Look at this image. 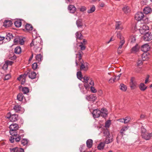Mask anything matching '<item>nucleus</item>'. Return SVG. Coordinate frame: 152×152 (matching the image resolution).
Wrapping results in <instances>:
<instances>
[{"label": "nucleus", "instance_id": "bf43d9fd", "mask_svg": "<svg viewBox=\"0 0 152 152\" xmlns=\"http://www.w3.org/2000/svg\"><path fill=\"white\" fill-rule=\"evenodd\" d=\"M115 82L114 77H111L109 80V82L110 83H113Z\"/></svg>", "mask_w": 152, "mask_h": 152}, {"label": "nucleus", "instance_id": "6e6d98bb", "mask_svg": "<svg viewBox=\"0 0 152 152\" xmlns=\"http://www.w3.org/2000/svg\"><path fill=\"white\" fill-rule=\"evenodd\" d=\"M90 89L91 91L93 93H95L97 91L96 90L95 88L94 87L92 86H91L90 87Z\"/></svg>", "mask_w": 152, "mask_h": 152}, {"label": "nucleus", "instance_id": "4468645a", "mask_svg": "<svg viewBox=\"0 0 152 152\" xmlns=\"http://www.w3.org/2000/svg\"><path fill=\"white\" fill-rule=\"evenodd\" d=\"M115 26L116 29L122 30L124 28V27L122 26V23L121 21L116 22Z\"/></svg>", "mask_w": 152, "mask_h": 152}, {"label": "nucleus", "instance_id": "79ce46f5", "mask_svg": "<svg viewBox=\"0 0 152 152\" xmlns=\"http://www.w3.org/2000/svg\"><path fill=\"white\" fill-rule=\"evenodd\" d=\"M131 120V117L129 116H127L124 118V124H128Z\"/></svg>", "mask_w": 152, "mask_h": 152}, {"label": "nucleus", "instance_id": "f8f14e48", "mask_svg": "<svg viewBox=\"0 0 152 152\" xmlns=\"http://www.w3.org/2000/svg\"><path fill=\"white\" fill-rule=\"evenodd\" d=\"M87 43V41L85 39H83L82 42H80V45H79V47L80 48V50L79 51H81L84 50L86 49L85 45Z\"/></svg>", "mask_w": 152, "mask_h": 152}, {"label": "nucleus", "instance_id": "7ed1b4c3", "mask_svg": "<svg viewBox=\"0 0 152 152\" xmlns=\"http://www.w3.org/2000/svg\"><path fill=\"white\" fill-rule=\"evenodd\" d=\"M18 128V125L16 124H11L9 126L10 134L12 136H17L18 135L17 130Z\"/></svg>", "mask_w": 152, "mask_h": 152}, {"label": "nucleus", "instance_id": "aec40b11", "mask_svg": "<svg viewBox=\"0 0 152 152\" xmlns=\"http://www.w3.org/2000/svg\"><path fill=\"white\" fill-rule=\"evenodd\" d=\"M68 10L71 13H74L76 11V8L73 5H69L68 7Z\"/></svg>", "mask_w": 152, "mask_h": 152}, {"label": "nucleus", "instance_id": "a19ab883", "mask_svg": "<svg viewBox=\"0 0 152 152\" xmlns=\"http://www.w3.org/2000/svg\"><path fill=\"white\" fill-rule=\"evenodd\" d=\"M42 56L40 53L37 54L36 56V59L38 62H40L41 61Z\"/></svg>", "mask_w": 152, "mask_h": 152}, {"label": "nucleus", "instance_id": "2eb2a0df", "mask_svg": "<svg viewBox=\"0 0 152 152\" xmlns=\"http://www.w3.org/2000/svg\"><path fill=\"white\" fill-rule=\"evenodd\" d=\"M149 46L147 44H146L142 45L141 48V50L145 52H146L149 50Z\"/></svg>", "mask_w": 152, "mask_h": 152}, {"label": "nucleus", "instance_id": "cd10ccee", "mask_svg": "<svg viewBox=\"0 0 152 152\" xmlns=\"http://www.w3.org/2000/svg\"><path fill=\"white\" fill-rule=\"evenodd\" d=\"M84 87L85 88V91H83V94H86L87 92V91L90 88V86L89 84L87 83H86L84 85Z\"/></svg>", "mask_w": 152, "mask_h": 152}, {"label": "nucleus", "instance_id": "c85d7f7f", "mask_svg": "<svg viewBox=\"0 0 152 152\" xmlns=\"http://www.w3.org/2000/svg\"><path fill=\"white\" fill-rule=\"evenodd\" d=\"M122 10L126 14H127L129 12L130 10L128 6H125L123 8Z\"/></svg>", "mask_w": 152, "mask_h": 152}, {"label": "nucleus", "instance_id": "8fccbe9b", "mask_svg": "<svg viewBox=\"0 0 152 152\" xmlns=\"http://www.w3.org/2000/svg\"><path fill=\"white\" fill-rule=\"evenodd\" d=\"M83 78L84 82H85L86 83H88V80H89L90 78L88 76H85Z\"/></svg>", "mask_w": 152, "mask_h": 152}, {"label": "nucleus", "instance_id": "412c9836", "mask_svg": "<svg viewBox=\"0 0 152 152\" xmlns=\"http://www.w3.org/2000/svg\"><path fill=\"white\" fill-rule=\"evenodd\" d=\"M12 24L11 20H6L4 23L3 26L6 27H8L10 26Z\"/></svg>", "mask_w": 152, "mask_h": 152}, {"label": "nucleus", "instance_id": "ea45409f", "mask_svg": "<svg viewBox=\"0 0 152 152\" xmlns=\"http://www.w3.org/2000/svg\"><path fill=\"white\" fill-rule=\"evenodd\" d=\"M23 96L22 94H19L17 95V99L19 101H21L23 99Z\"/></svg>", "mask_w": 152, "mask_h": 152}, {"label": "nucleus", "instance_id": "09e8293b", "mask_svg": "<svg viewBox=\"0 0 152 152\" xmlns=\"http://www.w3.org/2000/svg\"><path fill=\"white\" fill-rule=\"evenodd\" d=\"M104 134L105 136L107 137L110 136V133L108 129H106L104 130Z\"/></svg>", "mask_w": 152, "mask_h": 152}, {"label": "nucleus", "instance_id": "9b49d317", "mask_svg": "<svg viewBox=\"0 0 152 152\" xmlns=\"http://www.w3.org/2000/svg\"><path fill=\"white\" fill-rule=\"evenodd\" d=\"M141 136L142 138L146 140H149L152 137V133H151L147 132L145 133H143L141 134Z\"/></svg>", "mask_w": 152, "mask_h": 152}, {"label": "nucleus", "instance_id": "e433bc0d", "mask_svg": "<svg viewBox=\"0 0 152 152\" xmlns=\"http://www.w3.org/2000/svg\"><path fill=\"white\" fill-rule=\"evenodd\" d=\"M28 141L26 139H23L21 141V144L23 146H26L28 143Z\"/></svg>", "mask_w": 152, "mask_h": 152}, {"label": "nucleus", "instance_id": "72a5a7b5", "mask_svg": "<svg viewBox=\"0 0 152 152\" xmlns=\"http://www.w3.org/2000/svg\"><path fill=\"white\" fill-rule=\"evenodd\" d=\"M95 7L94 5H93L90 8V9L87 10V12L88 13H92L95 10Z\"/></svg>", "mask_w": 152, "mask_h": 152}, {"label": "nucleus", "instance_id": "5fc2aeb1", "mask_svg": "<svg viewBox=\"0 0 152 152\" xmlns=\"http://www.w3.org/2000/svg\"><path fill=\"white\" fill-rule=\"evenodd\" d=\"M89 84L91 86L94 85V82L91 78H90L89 80Z\"/></svg>", "mask_w": 152, "mask_h": 152}, {"label": "nucleus", "instance_id": "3c124183", "mask_svg": "<svg viewBox=\"0 0 152 152\" xmlns=\"http://www.w3.org/2000/svg\"><path fill=\"white\" fill-rule=\"evenodd\" d=\"M111 121L110 120H108L105 122V126L106 127H109Z\"/></svg>", "mask_w": 152, "mask_h": 152}, {"label": "nucleus", "instance_id": "e2e57ef3", "mask_svg": "<svg viewBox=\"0 0 152 152\" xmlns=\"http://www.w3.org/2000/svg\"><path fill=\"white\" fill-rule=\"evenodd\" d=\"M21 137L20 136H18V137L15 138V140L16 142H18L20 140Z\"/></svg>", "mask_w": 152, "mask_h": 152}, {"label": "nucleus", "instance_id": "13d9d810", "mask_svg": "<svg viewBox=\"0 0 152 152\" xmlns=\"http://www.w3.org/2000/svg\"><path fill=\"white\" fill-rule=\"evenodd\" d=\"M86 7L85 6H82L81 7L80 9V11L81 12H84L85 11H86Z\"/></svg>", "mask_w": 152, "mask_h": 152}, {"label": "nucleus", "instance_id": "052dcab7", "mask_svg": "<svg viewBox=\"0 0 152 152\" xmlns=\"http://www.w3.org/2000/svg\"><path fill=\"white\" fill-rule=\"evenodd\" d=\"M10 77V75L8 74L5 76L4 78V80H8Z\"/></svg>", "mask_w": 152, "mask_h": 152}, {"label": "nucleus", "instance_id": "69168bd1", "mask_svg": "<svg viewBox=\"0 0 152 152\" xmlns=\"http://www.w3.org/2000/svg\"><path fill=\"white\" fill-rule=\"evenodd\" d=\"M24 43V41L23 39L22 38L20 37V41L19 43V44L20 45H23Z\"/></svg>", "mask_w": 152, "mask_h": 152}, {"label": "nucleus", "instance_id": "f3484780", "mask_svg": "<svg viewBox=\"0 0 152 152\" xmlns=\"http://www.w3.org/2000/svg\"><path fill=\"white\" fill-rule=\"evenodd\" d=\"M100 111L101 112V116L104 118H105L107 116V111L106 109L103 108Z\"/></svg>", "mask_w": 152, "mask_h": 152}, {"label": "nucleus", "instance_id": "0e129e2a", "mask_svg": "<svg viewBox=\"0 0 152 152\" xmlns=\"http://www.w3.org/2000/svg\"><path fill=\"white\" fill-rule=\"evenodd\" d=\"M141 130H142V134L143 133H147L146 132V130L143 127H141Z\"/></svg>", "mask_w": 152, "mask_h": 152}, {"label": "nucleus", "instance_id": "6ab92c4d", "mask_svg": "<svg viewBox=\"0 0 152 152\" xmlns=\"http://www.w3.org/2000/svg\"><path fill=\"white\" fill-rule=\"evenodd\" d=\"M129 127V126H123L120 132L121 134V137H122L124 134V132H126L127 130H128Z\"/></svg>", "mask_w": 152, "mask_h": 152}, {"label": "nucleus", "instance_id": "b1692460", "mask_svg": "<svg viewBox=\"0 0 152 152\" xmlns=\"http://www.w3.org/2000/svg\"><path fill=\"white\" fill-rule=\"evenodd\" d=\"M143 11L144 13L147 14L150 13L151 12L152 10L150 7H146L144 9Z\"/></svg>", "mask_w": 152, "mask_h": 152}, {"label": "nucleus", "instance_id": "f704fd0d", "mask_svg": "<svg viewBox=\"0 0 152 152\" xmlns=\"http://www.w3.org/2000/svg\"><path fill=\"white\" fill-rule=\"evenodd\" d=\"M13 37L12 34L8 33L7 34L6 38L8 41H10L11 39L13 38Z\"/></svg>", "mask_w": 152, "mask_h": 152}, {"label": "nucleus", "instance_id": "4c0bfd02", "mask_svg": "<svg viewBox=\"0 0 152 152\" xmlns=\"http://www.w3.org/2000/svg\"><path fill=\"white\" fill-rule=\"evenodd\" d=\"M125 41L124 39H122L120 40L119 44V47H118V49H121L123 45L125 43Z\"/></svg>", "mask_w": 152, "mask_h": 152}, {"label": "nucleus", "instance_id": "7c9ffc66", "mask_svg": "<svg viewBox=\"0 0 152 152\" xmlns=\"http://www.w3.org/2000/svg\"><path fill=\"white\" fill-rule=\"evenodd\" d=\"M120 88L121 90L124 91H126L127 88L126 86L123 84H121Z\"/></svg>", "mask_w": 152, "mask_h": 152}, {"label": "nucleus", "instance_id": "774afa93", "mask_svg": "<svg viewBox=\"0 0 152 152\" xmlns=\"http://www.w3.org/2000/svg\"><path fill=\"white\" fill-rule=\"evenodd\" d=\"M118 121L122 123H124V118H120L117 120Z\"/></svg>", "mask_w": 152, "mask_h": 152}, {"label": "nucleus", "instance_id": "20e7f679", "mask_svg": "<svg viewBox=\"0 0 152 152\" xmlns=\"http://www.w3.org/2000/svg\"><path fill=\"white\" fill-rule=\"evenodd\" d=\"M41 41V39L39 37H37L33 39L30 44V46L31 47L34 46V50L39 48V47L40 45Z\"/></svg>", "mask_w": 152, "mask_h": 152}, {"label": "nucleus", "instance_id": "49530a36", "mask_svg": "<svg viewBox=\"0 0 152 152\" xmlns=\"http://www.w3.org/2000/svg\"><path fill=\"white\" fill-rule=\"evenodd\" d=\"M77 77L78 79L80 80H81V79L83 78L82 77V75L81 74V72L80 71H78L77 72Z\"/></svg>", "mask_w": 152, "mask_h": 152}, {"label": "nucleus", "instance_id": "6e6552de", "mask_svg": "<svg viewBox=\"0 0 152 152\" xmlns=\"http://www.w3.org/2000/svg\"><path fill=\"white\" fill-rule=\"evenodd\" d=\"M143 39L146 41H149L152 39V35L150 33L148 32L144 34Z\"/></svg>", "mask_w": 152, "mask_h": 152}, {"label": "nucleus", "instance_id": "4d7b16f0", "mask_svg": "<svg viewBox=\"0 0 152 152\" xmlns=\"http://www.w3.org/2000/svg\"><path fill=\"white\" fill-rule=\"evenodd\" d=\"M11 136L10 137V141L11 142V143H13L14 142L15 140V138L13 136ZM15 137L16 136H15Z\"/></svg>", "mask_w": 152, "mask_h": 152}, {"label": "nucleus", "instance_id": "680f3d73", "mask_svg": "<svg viewBox=\"0 0 152 152\" xmlns=\"http://www.w3.org/2000/svg\"><path fill=\"white\" fill-rule=\"evenodd\" d=\"M26 75L24 74V75H20L19 77L17 78V79L19 80H20L22 78H23V77H24V76Z\"/></svg>", "mask_w": 152, "mask_h": 152}, {"label": "nucleus", "instance_id": "ddd939ff", "mask_svg": "<svg viewBox=\"0 0 152 152\" xmlns=\"http://www.w3.org/2000/svg\"><path fill=\"white\" fill-rule=\"evenodd\" d=\"M10 152H24V149L21 148L15 147L10 149Z\"/></svg>", "mask_w": 152, "mask_h": 152}, {"label": "nucleus", "instance_id": "473e14b6", "mask_svg": "<svg viewBox=\"0 0 152 152\" xmlns=\"http://www.w3.org/2000/svg\"><path fill=\"white\" fill-rule=\"evenodd\" d=\"M26 29L28 31H31L33 29L32 26L30 24H27L25 26Z\"/></svg>", "mask_w": 152, "mask_h": 152}, {"label": "nucleus", "instance_id": "338daca9", "mask_svg": "<svg viewBox=\"0 0 152 152\" xmlns=\"http://www.w3.org/2000/svg\"><path fill=\"white\" fill-rule=\"evenodd\" d=\"M18 38L17 37L14 40V43L15 44H18Z\"/></svg>", "mask_w": 152, "mask_h": 152}, {"label": "nucleus", "instance_id": "c03bdc74", "mask_svg": "<svg viewBox=\"0 0 152 152\" xmlns=\"http://www.w3.org/2000/svg\"><path fill=\"white\" fill-rule=\"evenodd\" d=\"M22 91L23 94H26L28 93L29 92V89L28 88L26 87L23 88Z\"/></svg>", "mask_w": 152, "mask_h": 152}, {"label": "nucleus", "instance_id": "bb28decb", "mask_svg": "<svg viewBox=\"0 0 152 152\" xmlns=\"http://www.w3.org/2000/svg\"><path fill=\"white\" fill-rule=\"evenodd\" d=\"M140 89L142 91H144L147 88V86H146L143 83H141L139 86Z\"/></svg>", "mask_w": 152, "mask_h": 152}, {"label": "nucleus", "instance_id": "0eeeda50", "mask_svg": "<svg viewBox=\"0 0 152 152\" xmlns=\"http://www.w3.org/2000/svg\"><path fill=\"white\" fill-rule=\"evenodd\" d=\"M144 16V14L142 12H138L135 15V18L137 21H140L143 19Z\"/></svg>", "mask_w": 152, "mask_h": 152}, {"label": "nucleus", "instance_id": "423d86ee", "mask_svg": "<svg viewBox=\"0 0 152 152\" xmlns=\"http://www.w3.org/2000/svg\"><path fill=\"white\" fill-rule=\"evenodd\" d=\"M8 115H9L10 116H7V118L10 119L11 121L15 122L17 121L18 118V115L15 114L11 115V113H8Z\"/></svg>", "mask_w": 152, "mask_h": 152}, {"label": "nucleus", "instance_id": "c756f323", "mask_svg": "<svg viewBox=\"0 0 152 152\" xmlns=\"http://www.w3.org/2000/svg\"><path fill=\"white\" fill-rule=\"evenodd\" d=\"M142 58L143 61H145L148 59V56L147 55L146 53L145 52L142 54Z\"/></svg>", "mask_w": 152, "mask_h": 152}, {"label": "nucleus", "instance_id": "864d4df0", "mask_svg": "<svg viewBox=\"0 0 152 152\" xmlns=\"http://www.w3.org/2000/svg\"><path fill=\"white\" fill-rule=\"evenodd\" d=\"M85 147V146L84 145H82L80 146V147L79 148V150L80 152L84 151H85L84 150V148Z\"/></svg>", "mask_w": 152, "mask_h": 152}, {"label": "nucleus", "instance_id": "37998d69", "mask_svg": "<svg viewBox=\"0 0 152 152\" xmlns=\"http://www.w3.org/2000/svg\"><path fill=\"white\" fill-rule=\"evenodd\" d=\"M15 26L17 27H19L21 25V22L20 20H17L15 22Z\"/></svg>", "mask_w": 152, "mask_h": 152}, {"label": "nucleus", "instance_id": "58836bf2", "mask_svg": "<svg viewBox=\"0 0 152 152\" xmlns=\"http://www.w3.org/2000/svg\"><path fill=\"white\" fill-rule=\"evenodd\" d=\"M129 41L131 43H133L135 42L136 38L135 36L132 35L130 36Z\"/></svg>", "mask_w": 152, "mask_h": 152}, {"label": "nucleus", "instance_id": "2f4dec72", "mask_svg": "<svg viewBox=\"0 0 152 152\" xmlns=\"http://www.w3.org/2000/svg\"><path fill=\"white\" fill-rule=\"evenodd\" d=\"M76 36L77 39H82L83 37V36L81 34V33L79 31L77 32L76 34Z\"/></svg>", "mask_w": 152, "mask_h": 152}, {"label": "nucleus", "instance_id": "5701e85b", "mask_svg": "<svg viewBox=\"0 0 152 152\" xmlns=\"http://www.w3.org/2000/svg\"><path fill=\"white\" fill-rule=\"evenodd\" d=\"M28 75L29 77L31 79H34L36 76V74L34 72H29L28 73Z\"/></svg>", "mask_w": 152, "mask_h": 152}, {"label": "nucleus", "instance_id": "1a4fd4ad", "mask_svg": "<svg viewBox=\"0 0 152 152\" xmlns=\"http://www.w3.org/2000/svg\"><path fill=\"white\" fill-rule=\"evenodd\" d=\"M14 109L16 112L21 113H22L24 111V109L18 104L15 105L14 107Z\"/></svg>", "mask_w": 152, "mask_h": 152}, {"label": "nucleus", "instance_id": "39448f33", "mask_svg": "<svg viewBox=\"0 0 152 152\" xmlns=\"http://www.w3.org/2000/svg\"><path fill=\"white\" fill-rule=\"evenodd\" d=\"M129 83L130 86L132 90L135 89L137 87V83L135 78L134 77L131 78Z\"/></svg>", "mask_w": 152, "mask_h": 152}, {"label": "nucleus", "instance_id": "c9c22d12", "mask_svg": "<svg viewBox=\"0 0 152 152\" xmlns=\"http://www.w3.org/2000/svg\"><path fill=\"white\" fill-rule=\"evenodd\" d=\"M21 52V49L20 47H16L15 49L14 52L17 54H19Z\"/></svg>", "mask_w": 152, "mask_h": 152}, {"label": "nucleus", "instance_id": "a18cd8bd", "mask_svg": "<svg viewBox=\"0 0 152 152\" xmlns=\"http://www.w3.org/2000/svg\"><path fill=\"white\" fill-rule=\"evenodd\" d=\"M76 25L77 27L79 28H82V22L80 20H77L76 22Z\"/></svg>", "mask_w": 152, "mask_h": 152}, {"label": "nucleus", "instance_id": "9d476101", "mask_svg": "<svg viewBox=\"0 0 152 152\" xmlns=\"http://www.w3.org/2000/svg\"><path fill=\"white\" fill-rule=\"evenodd\" d=\"M101 112L98 109L94 110L92 113L93 117L94 118H99L100 116Z\"/></svg>", "mask_w": 152, "mask_h": 152}, {"label": "nucleus", "instance_id": "f257e3e1", "mask_svg": "<svg viewBox=\"0 0 152 152\" xmlns=\"http://www.w3.org/2000/svg\"><path fill=\"white\" fill-rule=\"evenodd\" d=\"M75 64L77 66H79L81 64L80 69L81 70L87 71L88 68V64L87 63H84L82 59V57L83 55V53L81 51H77L76 52Z\"/></svg>", "mask_w": 152, "mask_h": 152}, {"label": "nucleus", "instance_id": "a878e982", "mask_svg": "<svg viewBox=\"0 0 152 152\" xmlns=\"http://www.w3.org/2000/svg\"><path fill=\"white\" fill-rule=\"evenodd\" d=\"M105 143L104 142H101L97 146L98 149L100 150H101L103 149L105 145Z\"/></svg>", "mask_w": 152, "mask_h": 152}, {"label": "nucleus", "instance_id": "4be33fe9", "mask_svg": "<svg viewBox=\"0 0 152 152\" xmlns=\"http://www.w3.org/2000/svg\"><path fill=\"white\" fill-rule=\"evenodd\" d=\"M113 141V138L112 137L108 136L106 137V138L104 142L105 143L108 144L109 143Z\"/></svg>", "mask_w": 152, "mask_h": 152}, {"label": "nucleus", "instance_id": "dca6fc26", "mask_svg": "<svg viewBox=\"0 0 152 152\" xmlns=\"http://www.w3.org/2000/svg\"><path fill=\"white\" fill-rule=\"evenodd\" d=\"M86 98L88 101H94L96 99V97L94 95H91L89 96H87Z\"/></svg>", "mask_w": 152, "mask_h": 152}, {"label": "nucleus", "instance_id": "a211bd4d", "mask_svg": "<svg viewBox=\"0 0 152 152\" xmlns=\"http://www.w3.org/2000/svg\"><path fill=\"white\" fill-rule=\"evenodd\" d=\"M140 47L138 44H136L135 46L132 48L131 50V53H135L138 52L139 49Z\"/></svg>", "mask_w": 152, "mask_h": 152}, {"label": "nucleus", "instance_id": "603ef678", "mask_svg": "<svg viewBox=\"0 0 152 152\" xmlns=\"http://www.w3.org/2000/svg\"><path fill=\"white\" fill-rule=\"evenodd\" d=\"M37 64L36 63H34L32 65V68L34 70L36 69L37 67Z\"/></svg>", "mask_w": 152, "mask_h": 152}, {"label": "nucleus", "instance_id": "de8ad7c7", "mask_svg": "<svg viewBox=\"0 0 152 152\" xmlns=\"http://www.w3.org/2000/svg\"><path fill=\"white\" fill-rule=\"evenodd\" d=\"M117 37L118 38L120 39V40L124 39V37L121 35V33L120 32H118L117 34Z\"/></svg>", "mask_w": 152, "mask_h": 152}, {"label": "nucleus", "instance_id": "f03ea898", "mask_svg": "<svg viewBox=\"0 0 152 152\" xmlns=\"http://www.w3.org/2000/svg\"><path fill=\"white\" fill-rule=\"evenodd\" d=\"M135 28L139 29L140 34H145L148 32L149 27L146 25H142L139 26V24H136Z\"/></svg>", "mask_w": 152, "mask_h": 152}, {"label": "nucleus", "instance_id": "393cba45", "mask_svg": "<svg viewBox=\"0 0 152 152\" xmlns=\"http://www.w3.org/2000/svg\"><path fill=\"white\" fill-rule=\"evenodd\" d=\"M87 147L88 148H91L93 144V140L91 139H88L86 142Z\"/></svg>", "mask_w": 152, "mask_h": 152}]
</instances>
